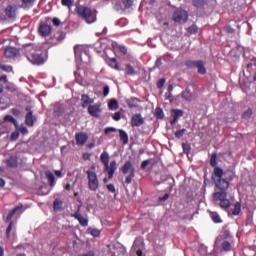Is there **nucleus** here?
Segmentation results:
<instances>
[{"mask_svg":"<svg viewBox=\"0 0 256 256\" xmlns=\"http://www.w3.org/2000/svg\"><path fill=\"white\" fill-rule=\"evenodd\" d=\"M212 180L215 184V187L219 190L218 192L213 193V201L220 202V208L229 209L232 205L231 200L228 199V190L231 187V183L224 179L223 168H214Z\"/></svg>","mask_w":256,"mask_h":256,"instance_id":"nucleus-1","label":"nucleus"},{"mask_svg":"<svg viewBox=\"0 0 256 256\" xmlns=\"http://www.w3.org/2000/svg\"><path fill=\"white\" fill-rule=\"evenodd\" d=\"M24 54L32 65H44L46 62L43 54L39 53L32 45H28L24 48Z\"/></svg>","mask_w":256,"mask_h":256,"instance_id":"nucleus-2","label":"nucleus"},{"mask_svg":"<svg viewBox=\"0 0 256 256\" xmlns=\"http://www.w3.org/2000/svg\"><path fill=\"white\" fill-rule=\"evenodd\" d=\"M100 160L105 166V171L108 173V179L111 180L117 170V162L116 160H113L111 164L109 165L110 156L108 152H102L100 156Z\"/></svg>","mask_w":256,"mask_h":256,"instance_id":"nucleus-3","label":"nucleus"},{"mask_svg":"<svg viewBox=\"0 0 256 256\" xmlns=\"http://www.w3.org/2000/svg\"><path fill=\"white\" fill-rule=\"evenodd\" d=\"M77 14L83 18L87 23H94L97 19L96 15L93 14L92 10L85 6L76 7Z\"/></svg>","mask_w":256,"mask_h":256,"instance_id":"nucleus-4","label":"nucleus"},{"mask_svg":"<svg viewBox=\"0 0 256 256\" xmlns=\"http://www.w3.org/2000/svg\"><path fill=\"white\" fill-rule=\"evenodd\" d=\"M121 171L124 175H127L130 172V174L125 179V184L127 185L131 184L133 179L135 178V173H136L131 160H127V162H125V164L121 168Z\"/></svg>","mask_w":256,"mask_h":256,"instance_id":"nucleus-5","label":"nucleus"},{"mask_svg":"<svg viewBox=\"0 0 256 256\" xmlns=\"http://www.w3.org/2000/svg\"><path fill=\"white\" fill-rule=\"evenodd\" d=\"M21 209H23L22 204L16 206L11 212H9L7 214L5 222H7L9 224H8V227L6 228V238L11 237V232H12L13 225H14V222L12 219H13L14 215Z\"/></svg>","mask_w":256,"mask_h":256,"instance_id":"nucleus-6","label":"nucleus"},{"mask_svg":"<svg viewBox=\"0 0 256 256\" xmlns=\"http://www.w3.org/2000/svg\"><path fill=\"white\" fill-rule=\"evenodd\" d=\"M172 20L175 23H185V22L188 21V12L184 9H181V8L176 9L173 12Z\"/></svg>","mask_w":256,"mask_h":256,"instance_id":"nucleus-7","label":"nucleus"},{"mask_svg":"<svg viewBox=\"0 0 256 256\" xmlns=\"http://www.w3.org/2000/svg\"><path fill=\"white\" fill-rule=\"evenodd\" d=\"M186 65L190 69H197L199 75H206V73H207L205 63L202 60L188 61V62H186Z\"/></svg>","mask_w":256,"mask_h":256,"instance_id":"nucleus-8","label":"nucleus"},{"mask_svg":"<svg viewBox=\"0 0 256 256\" xmlns=\"http://www.w3.org/2000/svg\"><path fill=\"white\" fill-rule=\"evenodd\" d=\"M88 179V187L91 191H96L99 187V180L95 172L90 170L86 171Z\"/></svg>","mask_w":256,"mask_h":256,"instance_id":"nucleus-9","label":"nucleus"},{"mask_svg":"<svg viewBox=\"0 0 256 256\" xmlns=\"http://www.w3.org/2000/svg\"><path fill=\"white\" fill-rule=\"evenodd\" d=\"M51 22L50 18H46V22H41L39 24L38 32L42 37H48L53 32V28L48 23Z\"/></svg>","mask_w":256,"mask_h":256,"instance_id":"nucleus-10","label":"nucleus"},{"mask_svg":"<svg viewBox=\"0 0 256 256\" xmlns=\"http://www.w3.org/2000/svg\"><path fill=\"white\" fill-rule=\"evenodd\" d=\"M75 140L77 146H84L88 141V135L85 132H77L75 133Z\"/></svg>","mask_w":256,"mask_h":256,"instance_id":"nucleus-11","label":"nucleus"},{"mask_svg":"<svg viewBox=\"0 0 256 256\" xmlns=\"http://www.w3.org/2000/svg\"><path fill=\"white\" fill-rule=\"evenodd\" d=\"M101 105L100 104H94L88 106V113L90 116L94 118H99L101 113Z\"/></svg>","mask_w":256,"mask_h":256,"instance_id":"nucleus-12","label":"nucleus"},{"mask_svg":"<svg viewBox=\"0 0 256 256\" xmlns=\"http://www.w3.org/2000/svg\"><path fill=\"white\" fill-rule=\"evenodd\" d=\"M144 123H145V120L140 113L133 115V117L131 119V126L133 128L140 127V126L144 125Z\"/></svg>","mask_w":256,"mask_h":256,"instance_id":"nucleus-13","label":"nucleus"},{"mask_svg":"<svg viewBox=\"0 0 256 256\" xmlns=\"http://www.w3.org/2000/svg\"><path fill=\"white\" fill-rule=\"evenodd\" d=\"M26 111H29V112L25 116V124L29 127H33L35 125V120H36L33 115V111L29 107L26 108Z\"/></svg>","mask_w":256,"mask_h":256,"instance_id":"nucleus-14","label":"nucleus"},{"mask_svg":"<svg viewBox=\"0 0 256 256\" xmlns=\"http://www.w3.org/2000/svg\"><path fill=\"white\" fill-rule=\"evenodd\" d=\"M6 165L9 168H17L19 166L18 156H9L6 160Z\"/></svg>","mask_w":256,"mask_h":256,"instance_id":"nucleus-15","label":"nucleus"},{"mask_svg":"<svg viewBox=\"0 0 256 256\" xmlns=\"http://www.w3.org/2000/svg\"><path fill=\"white\" fill-rule=\"evenodd\" d=\"M19 53V50L15 47H9L4 50V56L7 58H15Z\"/></svg>","mask_w":256,"mask_h":256,"instance_id":"nucleus-16","label":"nucleus"},{"mask_svg":"<svg viewBox=\"0 0 256 256\" xmlns=\"http://www.w3.org/2000/svg\"><path fill=\"white\" fill-rule=\"evenodd\" d=\"M71 217L77 219V220L79 221V223H80L83 227H86V226L88 225V219L82 217V216L79 214V208H78L77 212H75L74 214L71 215Z\"/></svg>","mask_w":256,"mask_h":256,"instance_id":"nucleus-17","label":"nucleus"},{"mask_svg":"<svg viewBox=\"0 0 256 256\" xmlns=\"http://www.w3.org/2000/svg\"><path fill=\"white\" fill-rule=\"evenodd\" d=\"M91 104H93V99H91L88 95L83 94L81 96V106H82V108L85 109Z\"/></svg>","mask_w":256,"mask_h":256,"instance_id":"nucleus-18","label":"nucleus"},{"mask_svg":"<svg viewBox=\"0 0 256 256\" xmlns=\"http://www.w3.org/2000/svg\"><path fill=\"white\" fill-rule=\"evenodd\" d=\"M54 116L61 117L63 116V113H65V109L62 107L61 104L57 103L54 105Z\"/></svg>","mask_w":256,"mask_h":256,"instance_id":"nucleus-19","label":"nucleus"},{"mask_svg":"<svg viewBox=\"0 0 256 256\" xmlns=\"http://www.w3.org/2000/svg\"><path fill=\"white\" fill-rule=\"evenodd\" d=\"M107 64L109 65V67H112V69H115L116 71H122L119 64L117 63L116 58H108Z\"/></svg>","mask_w":256,"mask_h":256,"instance_id":"nucleus-20","label":"nucleus"},{"mask_svg":"<svg viewBox=\"0 0 256 256\" xmlns=\"http://www.w3.org/2000/svg\"><path fill=\"white\" fill-rule=\"evenodd\" d=\"M4 12L9 19H12L16 16V9L12 5L6 7Z\"/></svg>","mask_w":256,"mask_h":256,"instance_id":"nucleus-21","label":"nucleus"},{"mask_svg":"<svg viewBox=\"0 0 256 256\" xmlns=\"http://www.w3.org/2000/svg\"><path fill=\"white\" fill-rule=\"evenodd\" d=\"M126 103L130 109L138 108L139 107L138 103H140V100L138 98L132 97L127 99Z\"/></svg>","mask_w":256,"mask_h":256,"instance_id":"nucleus-22","label":"nucleus"},{"mask_svg":"<svg viewBox=\"0 0 256 256\" xmlns=\"http://www.w3.org/2000/svg\"><path fill=\"white\" fill-rule=\"evenodd\" d=\"M223 178L229 182H232L235 179V171L233 170H226L223 171Z\"/></svg>","mask_w":256,"mask_h":256,"instance_id":"nucleus-23","label":"nucleus"},{"mask_svg":"<svg viewBox=\"0 0 256 256\" xmlns=\"http://www.w3.org/2000/svg\"><path fill=\"white\" fill-rule=\"evenodd\" d=\"M171 117L179 120V118L184 116V111L182 109H171Z\"/></svg>","mask_w":256,"mask_h":256,"instance_id":"nucleus-24","label":"nucleus"},{"mask_svg":"<svg viewBox=\"0 0 256 256\" xmlns=\"http://www.w3.org/2000/svg\"><path fill=\"white\" fill-rule=\"evenodd\" d=\"M209 215L214 223H216V224L223 223L222 218L220 217V215L217 212H209Z\"/></svg>","mask_w":256,"mask_h":256,"instance_id":"nucleus-25","label":"nucleus"},{"mask_svg":"<svg viewBox=\"0 0 256 256\" xmlns=\"http://www.w3.org/2000/svg\"><path fill=\"white\" fill-rule=\"evenodd\" d=\"M119 133H120V141L123 142L124 145H127L129 143L128 134L123 129H120Z\"/></svg>","mask_w":256,"mask_h":256,"instance_id":"nucleus-26","label":"nucleus"},{"mask_svg":"<svg viewBox=\"0 0 256 256\" xmlns=\"http://www.w3.org/2000/svg\"><path fill=\"white\" fill-rule=\"evenodd\" d=\"M125 72H126V75H129L131 77L136 75V70L134 69V67L131 64H126Z\"/></svg>","mask_w":256,"mask_h":256,"instance_id":"nucleus-27","label":"nucleus"},{"mask_svg":"<svg viewBox=\"0 0 256 256\" xmlns=\"http://www.w3.org/2000/svg\"><path fill=\"white\" fill-rule=\"evenodd\" d=\"M45 176L48 179L50 186L51 187L55 186V175H53V173H51V171H46Z\"/></svg>","mask_w":256,"mask_h":256,"instance_id":"nucleus-28","label":"nucleus"},{"mask_svg":"<svg viewBox=\"0 0 256 256\" xmlns=\"http://www.w3.org/2000/svg\"><path fill=\"white\" fill-rule=\"evenodd\" d=\"M221 247H222V251H226V252H229L233 249L232 244L227 240L222 242Z\"/></svg>","mask_w":256,"mask_h":256,"instance_id":"nucleus-29","label":"nucleus"},{"mask_svg":"<svg viewBox=\"0 0 256 256\" xmlns=\"http://www.w3.org/2000/svg\"><path fill=\"white\" fill-rule=\"evenodd\" d=\"M63 208V201L61 199H55L53 203L54 211H60Z\"/></svg>","mask_w":256,"mask_h":256,"instance_id":"nucleus-30","label":"nucleus"},{"mask_svg":"<svg viewBox=\"0 0 256 256\" xmlns=\"http://www.w3.org/2000/svg\"><path fill=\"white\" fill-rule=\"evenodd\" d=\"M192 4L196 8H203L206 4V0H192Z\"/></svg>","mask_w":256,"mask_h":256,"instance_id":"nucleus-31","label":"nucleus"},{"mask_svg":"<svg viewBox=\"0 0 256 256\" xmlns=\"http://www.w3.org/2000/svg\"><path fill=\"white\" fill-rule=\"evenodd\" d=\"M241 214V203L236 202L234 205V210L232 212V215L234 216H238Z\"/></svg>","mask_w":256,"mask_h":256,"instance_id":"nucleus-32","label":"nucleus"},{"mask_svg":"<svg viewBox=\"0 0 256 256\" xmlns=\"http://www.w3.org/2000/svg\"><path fill=\"white\" fill-rule=\"evenodd\" d=\"M108 106L110 110H117L119 108V104L116 99H111Z\"/></svg>","mask_w":256,"mask_h":256,"instance_id":"nucleus-33","label":"nucleus"},{"mask_svg":"<svg viewBox=\"0 0 256 256\" xmlns=\"http://www.w3.org/2000/svg\"><path fill=\"white\" fill-rule=\"evenodd\" d=\"M187 132V129L186 128H182V129H178L175 133H174V136L175 138L177 139H181L185 133Z\"/></svg>","mask_w":256,"mask_h":256,"instance_id":"nucleus-34","label":"nucleus"},{"mask_svg":"<svg viewBox=\"0 0 256 256\" xmlns=\"http://www.w3.org/2000/svg\"><path fill=\"white\" fill-rule=\"evenodd\" d=\"M217 158H218L217 154H212V156L210 158V165L212 167H214V169L218 167L217 166L218 165Z\"/></svg>","mask_w":256,"mask_h":256,"instance_id":"nucleus-35","label":"nucleus"},{"mask_svg":"<svg viewBox=\"0 0 256 256\" xmlns=\"http://www.w3.org/2000/svg\"><path fill=\"white\" fill-rule=\"evenodd\" d=\"M4 121L13 123L14 125H17V120L12 115H5Z\"/></svg>","mask_w":256,"mask_h":256,"instance_id":"nucleus-36","label":"nucleus"},{"mask_svg":"<svg viewBox=\"0 0 256 256\" xmlns=\"http://www.w3.org/2000/svg\"><path fill=\"white\" fill-rule=\"evenodd\" d=\"M156 118L164 119V112L161 107H156Z\"/></svg>","mask_w":256,"mask_h":256,"instance_id":"nucleus-37","label":"nucleus"},{"mask_svg":"<svg viewBox=\"0 0 256 256\" xmlns=\"http://www.w3.org/2000/svg\"><path fill=\"white\" fill-rule=\"evenodd\" d=\"M166 84V79L165 78H161L158 80V83H156V87L158 88V90L163 89V87Z\"/></svg>","mask_w":256,"mask_h":256,"instance_id":"nucleus-38","label":"nucleus"},{"mask_svg":"<svg viewBox=\"0 0 256 256\" xmlns=\"http://www.w3.org/2000/svg\"><path fill=\"white\" fill-rule=\"evenodd\" d=\"M187 31L190 34H197L198 33V26L197 25H191L190 27L187 28Z\"/></svg>","mask_w":256,"mask_h":256,"instance_id":"nucleus-39","label":"nucleus"},{"mask_svg":"<svg viewBox=\"0 0 256 256\" xmlns=\"http://www.w3.org/2000/svg\"><path fill=\"white\" fill-rule=\"evenodd\" d=\"M19 137H20V132L19 131H14L10 135V140L11 141H16V140L19 139Z\"/></svg>","mask_w":256,"mask_h":256,"instance_id":"nucleus-40","label":"nucleus"},{"mask_svg":"<svg viewBox=\"0 0 256 256\" xmlns=\"http://www.w3.org/2000/svg\"><path fill=\"white\" fill-rule=\"evenodd\" d=\"M134 0H124L123 5L125 9H130L133 6Z\"/></svg>","mask_w":256,"mask_h":256,"instance_id":"nucleus-41","label":"nucleus"},{"mask_svg":"<svg viewBox=\"0 0 256 256\" xmlns=\"http://www.w3.org/2000/svg\"><path fill=\"white\" fill-rule=\"evenodd\" d=\"M0 69L6 73H11V71H13V67L9 65H0Z\"/></svg>","mask_w":256,"mask_h":256,"instance_id":"nucleus-42","label":"nucleus"},{"mask_svg":"<svg viewBox=\"0 0 256 256\" xmlns=\"http://www.w3.org/2000/svg\"><path fill=\"white\" fill-rule=\"evenodd\" d=\"M61 4L69 9L73 6V2L71 0H61Z\"/></svg>","mask_w":256,"mask_h":256,"instance_id":"nucleus-43","label":"nucleus"},{"mask_svg":"<svg viewBox=\"0 0 256 256\" xmlns=\"http://www.w3.org/2000/svg\"><path fill=\"white\" fill-rule=\"evenodd\" d=\"M88 230L90 231V234L94 237H99L101 234V232L98 229L89 228Z\"/></svg>","mask_w":256,"mask_h":256,"instance_id":"nucleus-44","label":"nucleus"},{"mask_svg":"<svg viewBox=\"0 0 256 256\" xmlns=\"http://www.w3.org/2000/svg\"><path fill=\"white\" fill-rule=\"evenodd\" d=\"M251 115H252V110H251V108H249L248 110H246V111L242 114V117H243L244 119H249V118L251 117Z\"/></svg>","mask_w":256,"mask_h":256,"instance_id":"nucleus-45","label":"nucleus"},{"mask_svg":"<svg viewBox=\"0 0 256 256\" xmlns=\"http://www.w3.org/2000/svg\"><path fill=\"white\" fill-rule=\"evenodd\" d=\"M81 51H82L81 46L76 45V46L74 47V53H75L76 56H80V55H81Z\"/></svg>","mask_w":256,"mask_h":256,"instance_id":"nucleus-46","label":"nucleus"},{"mask_svg":"<svg viewBox=\"0 0 256 256\" xmlns=\"http://www.w3.org/2000/svg\"><path fill=\"white\" fill-rule=\"evenodd\" d=\"M161 65H162V58L158 57V59H156V63L154 64V69H159Z\"/></svg>","mask_w":256,"mask_h":256,"instance_id":"nucleus-47","label":"nucleus"},{"mask_svg":"<svg viewBox=\"0 0 256 256\" xmlns=\"http://www.w3.org/2000/svg\"><path fill=\"white\" fill-rule=\"evenodd\" d=\"M19 131H20V133H21L22 135H27V134L29 133V130H28V128H27L26 126H21V127L19 128Z\"/></svg>","mask_w":256,"mask_h":256,"instance_id":"nucleus-48","label":"nucleus"},{"mask_svg":"<svg viewBox=\"0 0 256 256\" xmlns=\"http://www.w3.org/2000/svg\"><path fill=\"white\" fill-rule=\"evenodd\" d=\"M225 31L227 32V33H229V34H233V33H235V29H233L231 26H229V25H227V26H225Z\"/></svg>","mask_w":256,"mask_h":256,"instance_id":"nucleus-49","label":"nucleus"},{"mask_svg":"<svg viewBox=\"0 0 256 256\" xmlns=\"http://www.w3.org/2000/svg\"><path fill=\"white\" fill-rule=\"evenodd\" d=\"M11 113L14 115V116H20L21 115V111L17 108H12L11 109Z\"/></svg>","mask_w":256,"mask_h":256,"instance_id":"nucleus-50","label":"nucleus"},{"mask_svg":"<svg viewBox=\"0 0 256 256\" xmlns=\"http://www.w3.org/2000/svg\"><path fill=\"white\" fill-rule=\"evenodd\" d=\"M0 82H2L3 84L7 85L8 84L7 75L0 76Z\"/></svg>","mask_w":256,"mask_h":256,"instance_id":"nucleus-51","label":"nucleus"},{"mask_svg":"<svg viewBox=\"0 0 256 256\" xmlns=\"http://www.w3.org/2000/svg\"><path fill=\"white\" fill-rule=\"evenodd\" d=\"M113 119L115 121H120L121 120V113L120 112H115L113 115Z\"/></svg>","mask_w":256,"mask_h":256,"instance_id":"nucleus-52","label":"nucleus"},{"mask_svg":"<svg viewBox=\"0 0 256 256\" xmlns=\"http://www.w3.org/2000/svg\"><path fill=\"white\" fill-rule=\"evenodd\" d=\"M117 130H116V128L115 127H107L106 129H105V134H109V133H111V132H116Z\"/></svg>","mask_w":256,"mask_h":256,"instance_id":"nucleus-53","label":"nucleus"},{"mask_svg":"<svg viewBox=\"0 0 256 256\" xmlns=\"http://www.w3.org/2000/svg\"><path fill=\"white\" fill-rule=\"evenodd\" d=\"M107 189H108L109 192H111V193H115V192H116L115 186H114L113 184L107 185Z\"/></svg>","mask_w":256,"mask_h":256,"instance_id":"nucleus-54","label":"nucleus"},{"mask_svg":"<svg viewBox=\"0 0 256 256\" xmlns=\"http://www.w3.org/2000/svg\"><path fill=\"white\" fill-rule=\"evenodd\" d=\"M109 92H110L109 86H105L104 89H103V96L107 97Z\"/></svg>","mask_w":256,"mask_h":256,"instance_id":"nucleus-55","label":"nucleus"},{"mask_svg":"<svg viewBox=\"0 0 256 256\" xmlns=\"http://www.w3.org/2000/svg\"><path fill=\"white\" fill-rule=\"evenodd\" d=\"M52 23L54 26H59L61 25V20H59L58 18H53Z\"/></svg>","mask_w":256,"mask_h":256,"instance_id":"nucleus-56","label":"nucleus"},{"mask_svg":"<svg viewBox=\"0 0 256 256\" xmlns=\"http://www.w3.org/2000/svg\"><path fill=\"white\" fill-rule=\"evenodd\" d=\"M168 199H169V194H168V193L164 194L163 197H159V198H158V200H159L160 202H162V201H167Z\"/></svg>","mask_w":256,"mask_h":256,"instance_id":"nucleus-57","label":"nucleus"},{"mask_svg":"<svg viewBox=\"0 0 256 256\" xmlns=\"http://www.w3.org/2000/svg\"><path fill=\"white\" fill-rule=\"evenodd\" d=\"M36 0H22V3L25 5H33Z\"/></svg>","mask_w":256,"mask_h":256,"instance_id":"nucleus-58","label":"nucleus"},{"mask_svg":"<svg viewBox=\"0 0 256 256\" xmlns=\"http://www.w3.org/2000/svg\"><path fill=\"white\" fill-rule=\"evenodd\" d=\"M149 160H144V162H142V164H141V166H140V168H142V169H146L147 168V166L149 165Z\"/></svg>","mask_w":256,"mask_h":256,"instance_id":"nucleus-59","label":"nucleus"},{"mask_svg":"<svg viewBox=\"0 0 256 256\" xmlns=\"http://www.w3.org/2000/svg\"><path fill=\"white\" fill-rule=\"evenodd\" d=\"M181 98L184 99L185 101L187 102H190L191 101V98L186 96L185 92H182L181 93Z\"/></svg>","mask_w":256,"mask_h":256,"instance_id":"nucleus-60","label":"nucleus"},{"mask_svg":"<svg viewBox=\"0 0 256 256\" xmlns=\"http://www.w3.org/2000/svg\"><path fill=\"white\" fill-rule=\"evenodd\" d=\"M119 49H120V51H121L124 55L127 54V52H128L127 48H126L125 46H123V45L119 46Z\"/></svg>","mask_w":256,"mask_h":256,"instance_id":"nucleus-61","label":"nucleus"},{"mask_svg":"<svg viewBox=\"0 0 256 256\" xmlns=\"http://www.w3.org/2000/svg\"><path fill=\"white\" fill-rule=\"evenodd\" d=\"M5 185H6L5 180L0 178V187L3 188L5 187Z\"/></svg>","mask_w":256,"mask_h":256,"instance_id":"nucleus-62","label":"nucleus"},{"mask_svg":"<svg viewBox=\"0 0 256 256\" xmlns=\"http://www.w3.org/2000/svg\"><path fill=\"white\" fill-rule=\"evenodd\" d=\"M55 175H56L57 177L61 178L62 173H61V171H55Z\"/></svg>","mask_w":256,"mask_h":256,"instance_id":"nucleus-63","label":"nucleus"},{"mask_svg":"<svg viewBox=\"0 0 256 256\" xmlns=\"http://www.w3.org/2000/svg\"><path fill=\"white\" fill-rule=\"evenodd\" d=\"M137 255H138V256H143L142 250L139 249V250L137 251Z\"/></svg>","mask_w":256,"mask_h":256,"instance_id":"nucleus-64","label":"nucleus"}]
</instances>
